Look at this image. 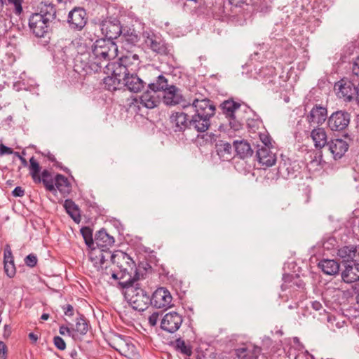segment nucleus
Here are the masks:
<instances>
[{
	"label": "nucleus",
	"instance_id": "obj_1",
	"mask_svg": "<svg viewBox=\"0 0 359 359\" xmlns=\"http://www.w3.org/2000/svg\"><path fill=\"white\" fill-rule=\"evenodd\" d=\"M106 257L118 270V279L122 287L145 278V269L137 266L133 259L126 252L117 250L114 253L107 252Z\"/></svg>",
	"mask_w": 359,
	"mask_h": 359
},
{
	"label": "nucleus",
	"instance_id": "obj_2",
	"mask_svg": "<svg viewBox=\"0 0 359 359\" xmlns=\"http://www.w3.org/2000/svg\"><path fill=\"white\" fill-rule=\"evenodd\" d=\"M195 114L189 121V126L198 132L206 131L210 126V118L215 115V107L208 98H195L192 103Z\"/></svg>",
	"mask_w": 359,
	"mask_h": 359
},
{
	"label": "nucleus",
	"instance_id": "obj_3",
	"mask_svg": "<svg viewBox=\"0 0 359 359\" xmlns=\"http://www.w3.org/2000/svg\"><path fill=\"white\" fill-rule=\"evenodd\" d=\"M118 55V46L111 40L99 39L96 40L91 47L90 57L92 62L98 69L105 67L107 61L114 59Z\"/></svg>",
	"mask_w": 359,
	"mask_h": 359
},
{
	"label": "nucleus",
	"instance_id": "obj_4",
	"mask_svg": "<svg viewBox=\"0 0 359 359\" xmlns=\"http://www.w3.org/2000/svg\"><path fill=\"white\" fill-rule=\"evenodd\" d=\"M107 252L103 253L99 250H93L89 252V259L97 271L100 273L101 278L106 280L111 278L118 280L117 268L112 264L110 257L104 255Z\"/></svg>",
	"mask_w": 359,
	"mask_h": 359
},
{
	"label": "nucleus",
	"instance_id": "obj_5",
	"mask_svg": "<svg viewBox=\"0 0 359 359\" xmlns=\"http://www.w3.org/2000/svg\"><path fill=\"white\" fill-rule=\"evenodd\" d=\"M137 281L128 286L123 287L126 289L125 296L132 308L138 311H145L151 304V297L142 288L140 287Z\"/></svg>",
	"mask_w": 359,
	"mask_h": 359
},
{
	"label": "nucleus",
	"instance_id": "obj_6",
	"mask_svg": "<svg viewBox=\"0 0 359 359\" xmlns=\"http://www.w3.org/2000/svg\"><path fill=\"white\" fill-rule=\"evenodd\" d=\"M140 60L138 55L129 53L121 57L118 62L110 63L114 72L118 76H126L128 74L136 73L140 69Z\"/></svg>",
	"mask_w": 359,
	"mask_h": 359
},
{
	"label": "nucleus",
	"instance_id": "obj_7",
	"mask_svg": "<svg viewBox=\"0 0 359 359\" xmlns=\"http://www.w3.org/2000/svg\"><path fill=\"white\" fill-rule=\"evenodd\" d=\"M142 36L145 46L153 52L160 55L168 53V48L161 36L149 32H144Z\"/></svg>",
	"mask_w": 359,
	"mask_h": 359
},
{
	"label": "nucleus",
	"instance_id": "obj_8",
	"mask_svg": "<svg viewBox=\"0 0 359 359\" xmlns=\"http://www.w3.org/2000/svg\"><path fill=\"white\" fill-rule=\"evenodd\" d=\"M351 115L345 111H337L331 114L327 125L332 130L341 131L346 129L350 123Z\"/></svg>",
	"mask_w": 359,
	"mask_h": 359
},
{
	"label": "nucleus",
	"instance_id": "obj_9",
	"mask_svg": "<svg viewBox=\"0 0 359 359\" xmlns=\"http://www.w3.org/2000/svg\"><path fill=\"white\" fill-rule=\"evenodd\" d=\"M113 343V348L121 355L128 358H134L137 356L136 347L130 339L118 335L114 339Z\"/></svg>",
	"mask_w": 359,
	"mask_h": 359
},
{
	"label": "nucleus",
	"instance_id": "obj_10",
	"mask_svg": "<svg viewBox=\"0 0 359 359\" xmlns=\"http://www.w3.org/2000/svg\"><path fill=\"white\" fill-rule=\"evenodd\" d=\"M223 114L229 118V126L234 130L241 128V123L236 120V112L241 107V104L233 100H226L221 104Z\"/></svg>",
	"mask_w": 359,
	"mask_h": 359
},
{
	"label": "nucleus",
	"instance_id": "obj_11",
	"mask_svg": "<svg viewBox=\"0 0 359 359\" xmlns=\"http://www.w3.org/2000/svg\"><path fill=\"white\" fill-rule=\"evenodd\" d=\"M67 22L71 29L81 31L88 22L86 11L81 7H75L68 15Z\"/></svg>",
	"mask_w": 359,
	"mask_h": 359
},
{
	"label": "nucleus",
	"instance_id": "obj_12",
	"mask_svg": "<svg viewBox=\"0 0 359 359\" xmlns=\"http://www.w3.org/2000/svg\"><path fill=\"white\" fill-rule=\"evenodd\" d=\"M50 22L38 13H33L29 19V26L37 37H43L48 32Z\"/></svg>",
	"mask_w": 359,
	"mask_h": 359
},
{
	"label": "nucleus",
	"instance_id": "obj_13",
	"mask_svg": "<svg viewBox=\"0 0 359 359\" xmlns=\"http://www.w3.org/2000/svg\"><path fill=\"white\" fill-rule=\"evenodd\" d=\"M183 319L178 313L172 311L166 313L161 320V327L170 333H174L179 330Z\"/></svg>",
	"mask_w": 359,
	"mask_h": 359
},
{
	"label": "nucleus",
	"instance_id": "obj_14",
	"mask_svg": "<svg viewBox=\"0 0 359 359\" xmlns=\"http://www.w3.org/2000/svg\"><path fill=\"white\" fill-rule=\"evenodd\" d=\"M172 299V295L168 290L159 287L153 293L151 304L158 309L168 308L171 306Z\"/></svg>",
	"mask_w": 359,
	"mask_h": 359
},
{
	"label": "nucleus",
	"instance_id": "obj_15",
	"mask_svg": "<svg viewBox=\"0 0 359 359\" xmlns=\"http://www.w3.org/2000/svg\"><path fill=\"white\" fill-rule=\"evenodd\" d=\"M337 256L343 262L355 263L359 262V245H344L337 250Z\"/></svg>",
	"mask_w": 359,
	"mask_h": 359
},
{
	"label": "nucleus",
	"instance_id": "obj_16",
	"mask_svg": "<svg viewBox=\"0 0 359 359\" xmlns=\"http://www.w3.org/2000/svg\"><path fill=\"white\" fill-rule=\"evenodd\" d=\"M357 79L352 78V81L344 82L341 81L335 84L334 88L337 90V95L340 98H343L345 101H351L355 97L354 82H357Z\"/></svg>",
	"mask_w": 359,
	"mask_h": 359
},
{
	"label": "nucleus",
	"instance_id": "obj_17",
	"mask_svg": "<svg viewBox=\"0 0 359 359\" xmlns=\"http://www.w3.org/2000/svg\"><path fill=\"white\" fill-rule=\"evenodd\" d=\"M349 144L341 139L332 140L328 147H325V156L332 155L334 158H340L348 151Z\"/></svg>",
	"mask_w": 359,
	"mask_h": 359
},
{
	"label": "nucleus",
	"instance_id": "obj_18",
	"mask_svg": "<svg viewBox=\"0 0 359 359\" xmlns=\"http://www.w3.org/2000/svg\"><path fill=\"white\" fill-rule=\"evenodd\" d=\"M101 31L107 39L113 41L121 36L123 30L118 20H105L101 24Z\"/></svg>",
	"mask_w": 359,
	"mask_h": 359
},
{
	"label": "nucleus",
	"instance_id": "obj_19",
	"mask_svg": "<svg viewBox=\"0 0 359 359\" xmlns=\"http://www.w3.org/2000/svg\"><path fill=\"white\" fill-rule=\"evenodd\" d=\"M329 144L325 129L320 128L316 129V158L318 156L320 163L325 162L323 159L325 147H328Z\"/></svg>",
	"mask_w": 359,
	"mask_h": 359
},
{
	"label": "nucleus",
	"instance_id": "obj_20",
	"mask_svg": "<svg viewBox=\"0 0 359 359\" xmlns=\"http://www.w3.org/2000/svg\"><path fill=\"white\" fill-rule=\"evenodd\" d=\"M95 243L97 248L93 247L90 252L93 250H99L105 253L109 252L108 250L114 245V238L108 234L105 230H100L95 235Z\"/></svg>",
	"mask_w": 359,
	"mask_h": 359
},
{
	"label": "nucleus",
	"instance_id": "obj_21",
	"mask_svg": "<svg viewBox=\"0 0 359 359\" xmlns=\"http://www.w3.org/2000/svg\"><path fill=\"white\" fill-rule=\"evenodd\" d=\"M262 348L255 345H245L235 350L238 359H258L262 353Z\"/></svg>",
	"mask_w": 359,
	"mask_h": 359
},
{
	"label": "nucleus",
	"instance_id": "obj_22",
	"mask_svg": "<svg viewBox=\"0 0 359 359\" xmlns=\"http://www.w3.org/2000/svg\"><path fill=\"white\" fill-rule=\"evenodd\" d=\"M257 147L256 155L259 163L266 168L273 165L276 162V157L270 150V147L259 145H257Z\"/></svg>",
	"mask_w": 359,
	"mask_h": 359
},
{
	"label": "nucleus",
	"instance_id": "obj_23",
	"mask_svg": "<svg viewBox=\"0 0 359 359\" xmlns=\"http://www.w3.org/2000/svg\"><path fill=\"white\" fill-rule=\"evenodd\" d=\"M145 84V82L136 73L128 74V75L123 76V85L131 92L138 93L141 91Z\"/></svg>",
	"mask_w": 359,
	"mask_h": 359
},
{
	"label": "nucleus",
	"instance_id": "obj_24",
	"mask_svg": "<svg viewBox=\"0 0 359 359\" xmlns=\"http://www.w3.org/2000/svg\"><path fill=\"white\" fill-rule=\"evenodd\" d=\"M341 278L346 283L359 281V263H349L344 265Z\"/></svg>",
	"mask_w": 359,
	"mask_h": 359
},
{
	"label": "nucleus",
	"instance_id": "obj_25",
	"mask_svg": "<svg viewBox=\"0 0 359 359\" xmlns=\"http://www.w3.org/2000/svg\"><path fill=\"white\" fill-rule=\"evenodd\" d=\"M105 67L107 68L108 71L111 72V75L104 79L103 83L104 88L109 91H115L119 89L123 85L121 82V81H123V76H118L114 74V67H110V63L105 65Z\"/></svg>",
	"mask_w": 359,
	"mask_h": 359
},
{
	"label": "nucleus",
	"instance_id": "obj_26",
	"mask_svg": "<svg viewBox=\"0 0 359 359\" xmlns=\"http://www.w3.org/2000/svg\"><path fill=\"white\" fill-rule=\"evenodd\" d=\"M163 101L166 105H176L182 100V96L180 93V90L175 86H170L164 91Z\"/></svg>",
	"mask_w": 359,
	"mask_h": 359
},
{
	"label": "nucleus",
	"instance_id": "obj_27",
	"mask_svg": "<svg viewBox=\"0 0 359 359\" xmlns=\"http://www.w3.org/2000/svg\"><path fill=\"white\" fill-rule=\"evenodd\" d=\"M156 92L151 90L145 91L135 102H140V105L147 109H154L158 106L159 103L158 97L156 96Z\"/></svg>",
	"mask_w": 359,
	"mask_h": 359
},
{
	"label": "nucleus",
	"instance_id": "obj_28",
	"mask_svg": "<svg viewBox=\"0 0 359 359\" xmlns=\"http://www.w3.org/2000/svg\"><path fill=\"white\" fill-rule=\"evenodd\" d=\"M4 271L9 278H13L16 273L14 259L11 248L7 245L4 252Z\"/></svg>",
	"mask_w": 359,
	"mask_h": 359
},
{
	"label": "nucleus",
	"instance_id": "obj_29",
	"mask_svg": "<svg viewBox=\"0 0 359 359\" xmlns=\"http://www.w3.org/2000/svg\"><path fill=\"white\" fill-rule=\"evenodd\" d=\"M189 116L184 112H175L170 116V122L175 126V131H182L189 126Z\"/></svg>",
	"mask_w": 359,
	"mask_h": 359
},
{
	"label": "nucleus",
	"instance_id": "obj_30",
	"mask_svg": "<svg viewBox=\"0 0 359 359\" xmlns=\"http://www.w3.org/2000/svg\"><path fill=\"white\" fill-rule=\"evenodd\" d=\"M215 149L222 161H229L232 158L233 147L228 142L218 140L215 144Z\"/></svg>",
	"mask_w": 359,
	"mask_h": 359
},
{
	"label": "nucleus",
	"instance_id": "obj_31",
	"mask_svg": "<svg viewBox=\"0 0 359 359\" xmlns=\"http://www.w3.org/2000/svg\"><path fill=\"white\" fill-rule=\"evenodd\" d=\"M318 266L327 275H334L339 271V264L334 259H325L320 261Z\"/></svg>",
	"mask_w": 359,
	"mask_h": 359
},
{
	"label": "nucleus",
	"instance_id": "obj_32",
	"mask_svg": "<svg viewBox=\"0 0 359 359\" xmlns=\"http://www.w3.org/2000/svg\"><path fill=\"white\" fill-rule=\"evenodd\" d=\"M283 280V283L281 285L283 290L296 287L300 288L303 286V282L297 274H285Z\"/></svg>",
	"mask_w": 359,
	"mask_h": 359
},
{
	"label": "nucleus",
	"instance_id": "obj_33",
	"mask_svg": "<svg viewBox=\"0 0 359 359\" xmlns=\"http://www.w3.org/2000/svg\"><path fill=\"white\" fill-rule=\"evenodd\" d=\"M54 185L55 190H58L62 195H67L71 191V185L68 179L61 174L56 175Z\"/></svg>",
	"mask_w": 359,
	"mask_h": 359
},
{
	"label": "nucleus",
	"instance_id": "obj_34",
	"mask_svg": "<svg viewBox=\"0 0 359 359\" xmlns=\"http://www.w3.org/2000/svg\"><path fill=\"white\" fill-rule=\"evenodd\" d=\"M233 147L237 154L242 158L251 156L253 153L250 144L245 140L234 141Z\"/></svg>",
	"mask_w": 359,
	"mask_h": 359
},
{
	"label": "nucleus",
	"instance_id": "obj_35",
	"mask_svg": "<svg viewBox=\"0 0 359 359\" xmlns=\"http://www.w3.org/2000/svg\"><path fill=\"white\" fill-rule=\"evenodd\" d=\"M37 13L41 15L42 17L51 22L56 17V9L53 4L46 1H43L41 3L40 13Z\"/></svg>",
	"mask_w": 359,
	"mask_h": 359
},
{
	"label": "nucleus",
	"instance_id": "obj_36",
	"mask_svg": "<svg viewBox=\"0 0 359 359\" xmlns=\"http://www.w3.org/2000/svg\"><path fill=\"white\" fill-rule=\"evenodd\" d=\"M64 207L73 220L79 224L81 221V215L79 209L75 203L70 199H67L65 201Z\"/></svg>",
	"mask_w": 359,
	"mask_h": 359
},
{
	"label": "nucleus",
	"instance_id": "obj_37",
	"mask_svg": "<svg viewBox=\"0 0 359 359\" xmlns=\"http://www.w3.org/2000/svg\"><path fill=\"white\" fill-rule=\"evenodd\" d=\"M122 40L127 44L135 45L139 41V36L134 29H128L121 33Z\"/></svg>",
	"mask_w": 359,
	"mask_h": 359
},
{
	"label": "nucleus",
	"instance_id": "obj_38",
	"mask_svg": "<svg viewBox=\"0 0 359 359\" xmlns=\"http://www.w3.org/2000/svg\"><path fill=\"white\" fill-rule=\"evenodd\" d=\"M327 104H316V122L318 125H321L327 119Z\"/></svg>",
	"mask_w": 359,
	"mask_h": 359
},
{
	"label": "nucleus",
	"instance_id": "obj_39",
	"mask_svg": "<svg viewBox=\"0 0 359 359\" xmlns=\"http://www.w3.org/2000/svg\"><path fill=\"white\" fill-rule=\"evenodd\" d=\"M148 87L150 90L156 93L161 90L164 91L169 86L168 85L167 79L163 76L160 75L158 76L156 82L149 83Z\"/></svg>",
	"mask_w": 359,
	"mask_h": 359
},
{
	"label": "nucleus",
	"instance_id": "obj_40",
	"mask_svg": "<svg viewBox=\"0 0 359 359\" xmlns=\"http://www.w3.org/2000/svg\"><path fill=\"white\" fill-rule=\"evenodd\" d=\"M72 332H76L81 335H84L88 330V324L86 319L81 316L76 319V325L74 328H72Z\"/></svg>",
	"mask_w": 359,
	"mask_h": 359
},
{
	"label": "nucleus",
	"instance_id": "obj_41",
	"mask_svg": "<svg viewBox=\"0 0 359 359\" xmlns=\"http://www.w3.org/2000/svg\"><path fill=\"white\" fill-rule=\"evenodd\" d=\"M54 182L55 179H53L50 172L47 170H43L42 171V183L48 191H55Z\"/></svg>",
	"mask_w": 359,
	"mask_h": 359
},
{
	"label": "nucleus",
	"instance_id": "obj_42",
	"mask_svg": "<svg viewBox=\"0 0 359 359\" xmlns=\"http://www.w3.org/2000/svg\"><path fill=\"white\" fill-rule=\"evenodd\" d=\"M175 348L177 351H180L182 354L187 356H191L192 353L191 348L190 346L187 345L184 340L178 339L175 341Z\"/></svg>",
	"mask_w": 359,
	"mask_h": 359
},
{
	"label": "nucleus",
	"instance_id": "obj_43",
	"mask_svg": "<svg viewBox=\"0 0 359 359\" xmlns=\"http://www.w3.org/2000/svg\"><path fill=\"white\" fill-rule=\"evenodd\" d=\"M81 233L86 244L92 250L94 245L92 230L89 227L86 226L81 229Z\"/></svg>",
	"mask_w": 359,
	"mask_h": 359
},
{
	"label": "nucleus",
	"instance_id": "obj_44",
	"mask_svg": "<svg viewBox=\"0 0 359 359\" xmlns=\"http://www.w3.org/2000/svg\"><path fill=\"white\" fill-rule=\"evenodd\" d=\"M257 136L263 144L262 147H270L271 144V139L269 133L265 130L264 127H261V130L257 132Z\"/></svg>",
	"mask_w": 359,
	"mask_h": 359
},
{
	"label": "nucleus",
	"instance_id": "obj_45",
	"mask_svg": "<svg viewBox=\"0 0 359 359\" xmlns=\"http://www.w3.org/2000/svg\"><path fill=\"white\" fill-rule=\"evenodd\" d=\"M248 126L249 128V132L255 135L253 138H256L257 132L261 130V127H264L260 121L255 119L249 121V122L248 123Z\"/></svg>",
	"mask_w": 359,
	"mask_h": 359
},
{
	"label": "nucleus",
	"instance_id": "obj_46",
	"mask_svg": "<svg viewBox=\"0 0 359 359\" xmlns=\"http://www.w3.org/2000/svg\"><path fill=\"white\" fill-rule=\"evenodd\" d=\"M8 2L9 4L13 6V12L16 15L19 16L22 13L23 9L22 4L23 3V0H8Z\"/></svg>",
	"mask_w": 359,
	"mask_h": 359
},
{
	"label": "nucleus",
	"instance_id": "obj_47",
	"mask_svg": "<svg viewBox=\"0 0 359 359\" xmlns=\"http://www.w3.org/2000/svg\"><path fill=\"white\" fill-rule=\"evenodd\" d=\"M41 167L39 163L36 161L34 157L29 159V173L30 175L34 173H39Z\"/></svg>",
	"mask_w": 359,
	"mask_h": 359
},
{
	"label": "nucleus",
	"instance_id": "obj_48",
	"mask_svg": "<svg viewBox=\"0 0 359 359\" xmlns=\"http://www.w3.org/2000/svg\"><path fill=\"white\" fill-rule=\"evenodd\" d=\"M25 263L27 266L34 267L37 264V257L34 254H29L25 258Z\"/></svg>",
	"mask_w": 359,
	"mask_h": 359
},
{
	"label": "nucleus",
	"instance_id": "obj_49",
	"mask_svg": "<svg viewBox=\"0 0 359 359\" xmlns=\"http://www.w3.org/2000/svg\"><path fill=\"white\" fill-rule=\"evenodd\" d=\"M54 345L59 349V350H65L66 348V344L62 338H61L59 336H56L53 339Z\"/></svg>",
	"mask_w": 359,
	"mask_h": 359
},
{
	"label": "nucleus",
	"instance_id": "obj_50",
	"mask_svg": "<svg viewBox=\"0 0 359 359\" xmlns=\"http://www.w3.org/2000/svg\"><path fill=\"white\" fill-rule=\"evenodd\" d=\"M353 77L355 78V76L359 77V55L355 58V60L353 62Z\"/></svg>",
	"mask_w": 359,
	"mask_h": 359
},
{
	"label": "nucleus",
	"instance_id": "obj_51",
	"mask_svg": "<svg viewBox=\"0 0 359 359\" xmlns=\"http://www.w3.org/2000/svg\"><path fill=\"white\" fill-rule=\"evenodd\" d=\"M8 348L6 345L0 341V359H6Z\"/></svg>",
	"mask_w": 359,
	"mask_h": 359
},
{
	"label": "nucleus",
	"instance_id": "obj_52",
	"mask_svg": "<svg viewBox=\"0 0 359 359\" xmlns=\"http://www.w3.org/2000/svg\"><path fill=\"white\" fill-rule=\"evenodd\" d=\"M13 153V150L11 148L8 147L3 144H0V156H3L4 154H11Z\"/></svg>",
	"mask_w": 359,
	"mask_h": 359
},
{
	"label": "nucleus",
	"instance_id": "obj_53",
	"mask_svg": "<svg viewBox=\"0 0 359 359\" xmlns=\"http://www.w3.org/2000/svg\"><path fill=\"white\" fill-rule=\"evenodd\" d=\"M158 313H153L149 317V323L151 326H155L157 324L158 320Z\"/></svg>",
	"mask_w": 359,
	"mask_h": 359
},
{
	"label": "nucleus",
	"instance_id": "obj_54",
	"mask_svg": "<svg viewBox=\"0 0 359 359\" xmlns=\"http://www.w3.org/2000/svg\"><path fill=\"white\" fill-rule=\"evenodd\" d=\"M336 245V241L334 238H330L323 243V248L327 250L332 249Z\"/></svg>",
	"mask_w": 359,
	"mask_h": 359
},
{
	"label": "nucleus",
	"instance_id": "obj_55",
	"mask_svg": "<svg viewBox=\"0 0 359 359\" xmlns=\"http://www.w3.org/2000/svg\"><path fill=\"white\" fill-rule=\"evenodd\" d=\"M12 193L15 197H22L25 195V190L21 187H17Z\"/></svg>",
	"mask_w": 359,
	"mask_h": 359
},
{
	"label": "nucleus",
	"instance_id": "obj_56",
	"mask_svg": "<svg viewBox=\"0 0 359 359\" xmlns=\"http://www.w3.org/2000/svg\"><path fill=\"white\" fill-rule=\"evenodd\" d=\"M65 314L68 316H72L74 315V309L71 304H66L63 306Z\"/></svg>",
	"mask_w": 359,
	"mask_h": 359
},
{
	"label": "nucleus",
	"instance_id": "obj_57",
	"mask_svg": "<svg viewBox=\"0 0 359 359\" xmlns=\"http://www.w3.org/2000/svg\"><path fill=\"white\" fill-rule=\"evenodd\" d=\"M59 332L60 334L62 335H65V334H72V336H74V334L72 333V330L71 328L68 327H65V326H60V330H59Z\"/></svg>",
	"mask_w": 359,
	"mask_h": 359
},
{
	"label": "nucleus",
	"instance_id": "obj_58",
	"mask_svg": "<svg viewBox=\"0 0 359 359\" xmlns=\"http://www.w3.org/2000/svg\"><path fill=\"white\" fill-rule=\"evenodd\" d=\"M11 332H12L11 326L9 325H5L4 328L3 337L5 339H7L10 337Z\"/></svg>",
	"mask_w": 359,
	"mask_h": 359
},
{
	"label": "nucleus",
	"instance_id": "obj_59",
	"mask_svg": "<svg viewBox=\"0 0 359 359\" xmlns=\"http://www.w3.org/2000/svg\"><path fill=\"white\" fill-rule=\"evenodd\" d=\"M4 1L3 0H0V26H1L6 22V18H4L2 12L4 9Z\"/></svg>",
	"mask_w": 359,
	"mask_h": 359
},
{
	"label": "nucleus",
	"instance_id": "obj_60",
	"mask_svg": "<svg viewBox=\"0 0 359 359\" xmlns=\"http://www.w3.org/2000/svg\"><path fill=\"white\" fill-rule=\"evenodd\" d=\"M320 314L322 316V318H318V320L320 321H324V320L326 319L327 322H331L332 319L334 318L333 316H332L331 315L326 312L323 315H322L321 313Z\"/></svg>",
	"mask_w": 359,
	"mask_h": 359
},
{
	"label": "nucleus",
	"instance_id": "obj_61",
	"mask_svg": "<svg viewBox=\"0 0 359 359\" xmlns=\"http://www.w3.org/2000/svg\"><path fill=\"white\" fill-rule=\"evenodd\" d=\"M34 182L36 184L42 182V175L40 176L39 173H34L31 175Z\"/></svg>",
	"mask_w": 359,
	"mask_h": 359
},
{
	"label": "nucleus",
	"instance_id": "obj_62",
	"mask_svg": "<svg viewBox=\"0 0 359 359\" xmlns=\"http://www.w3.org/2000/svg\"><path fill=\"white\" fill-rule=\"evenodd\" d=\"M231 4L234 5L236 6H241V4L245 3L246 0H229Z\"/></svg>",
	"mask_w": 359,
	"mask_h": 359
},
{
	"label": "nucleus",
	"instance_id": "obj_63",
	"mask_svg": "<svg viewBox=\"0 0 359 359\" xmlns=\"http://www.w3.org/2000/svg\"><path fill=\"white\" fill-rule=\"evenodd\" d=\"M355 98L358 105L359 106V83L355 87Z\"/></svg>",
	"mask_w": 359,
	"mask_h": 359
},
{
	"label": "nucleus",
	"instance_id": "obj_64",
	"mask_svg": "<svg viewBox=\"0 0 359 359\" xmlns=\"http://www.w3.org/2000/svg\"><path fill=\"white\" fill-rule=\"evenodd\" d=\"M69 355L72 359H79L78 352L75 349H73Z\"/></svg>",
	"mask_w": 359,
	"mask_h": 359
}]
</instances>
